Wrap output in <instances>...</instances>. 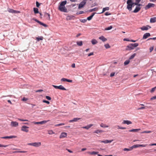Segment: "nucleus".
<instances>
[{
  "label": "nucleus",
  "instance_id": "obj_1",
  "mask_svg": "<svg viewBox=\"0 0 156 156\" xmlns=\"http://www.w3.org/2000/svg\"><path fill=\"white\" fill-rule=\"evenodd\" d=\"M67 3L66 0L61 2L59 3L58 9L61 12H67V9L65 7V5Z\"/></svg>",
  "mask_w": 156,
  "mask_h": 156
},
{
  "label": "nucleus",
  "instance_id": "obj_2",
  "mask_svg": "<svg viewBox=\"0 0 156 156\" xmlns=\"http://www.w3.org/2000/svg\"><path fill=\"white\" fill-rule=\"evenodd\" d=\"M132 0H127V9L129 10H131L132 8L137 4L136 3H133Z\"/></svg>",
  "mask_w": 156,
  "mask_h": 156
},
{
  "label": "nucleus",
  "instance_id": "obj_3",
  "mask_svg": "<svg viewBox=\"0 0 156 156\" xmlns=\"http://www.w3.org/2000/svg\"><path fill=\"white\" fill-rule=\"evenodd\" d=\"M147 145V144H135L132 147H131L130 148L128 149L127 148V151H131L133 149V148H135L137 147H145Z\"/></svg>",
  "mask_w": 156,
  "mask_h": 156
},
{
  "label": "nucleus",
  "instance_id": "obj_4",
  "mask_svg": "<svg viewBox=\"0 0 156 156\" xmlns=\"http://www.w3.org/2000/svg\"><path fill=\"white\" fill-rule=\"evenodd\" d=\"M27 145L33 146L35 147H38L41 145V143L40 142H34L33 143H28Z\"/></svg>",
  "mask_w": 156,
  "mask_h": 156
},
{
  "label": "nucleus",
  "instance_id": "obj_5",
  "mask_svg": "<svg viewBox=\"0 0 156 156\" xmlns=\"http://www.w3.org/2000/svg\"><path fill=\"white\" fill-rule=\"evenodd\" d=\"M52 86L56 89H59L62 90H66V89L62 85H60L59 86H57L52 85Z\"/></svg>",
  "mask_w": 156,
  "mask_h": 156
},
{
  "label": "nucleus",
  "instance_id": "obj_6",
  "mask_svg": "<svg viewBox=\"0 0 156 156\" xmlns=\"http://www.w3.org/2000/svg\"><path fill=\"white\" fill-rule=\"evenodd\" d=\"M136 6L135 9L133 11L134 13H136L138 12L141 9V7H140V6L141 5V4H138Z\"/></svg>",
  "mask_w": 156,
  "mask_h": 156
},
{
  "label": "nucleus",
  "instance_id": "obj_7",
  "mask_svg": "<svg viewBox=\"0 0 156 156\" xmlns=\"http://www.w3.org/2000/svg\"><path fill=\"white\" fill-rule=\"evenodd\" d=\"M155 5L154 4L149 3L145 7V9L146 10L147 9L150 8L152 7H154Z\"/></svg>",
  "mask_w": 156,
  "mask_h": 156
},
{
  "label": "nucleus",
  "instance_id": "obj_8",
  "mask_svg": "<svg viewBox=\"0 0 156 156\" xmlns=\"http://www.w3.org/2000/svg\"><path fill=\"white\" fill-rule=\"evenodd\" d=\"M8 11L9 12L12 13H20V11L15 10L10 8H8Z\"/></svg>",
  "mask_w": 156,
  "mask_h": 156
},
{
  "label": "nucleus",
  "instance_id": "obj_9",
  "mask_svg": "<svg viewBox=\"0 0 156 156\" xmlns=\"http://www.w3.org/2000/svg\"><path fill=\"white\" fill-rule=\"evenodd\" d=\"M86 3V0H84L83 1L81 2L79 5L78 9H80L81 8L83 7Z\"/></svg>",
  "mask_w": 156,
  "mask_h": 156
},
{
  "label": "nucleus",
  "instance_id": "obj_10",
  "mask_svg": "<svg viewBox=\"0 0 156 156\" xmlns=\"http://www.w3.org/2000/svg\"><path fill=\"white\" fill-rule=\"evenodd\" d=\"M49 120H43L42 121L39 122H32V123H34L35 124H45L47 123V122L49 121Z\"/></svg>",
  "mask_w": 156,
  "mask_h": 156
},
{
  "label": "nucleus",
  "instance_id": "obj_11",
  "mask_svg": "<svg viewBox=\"0 0 156 156\" xmlns=\"http://www.w3.org/2000/svg\"><path fill=\"white\" fill-rule=\"evenodd\" d=\"M29 127L27 126H23L21 127V130L22 131L28 132L29 131V130L28 129L29 128Z\"/></svg>",
  "mask_w": 156,
  "mask_h": 156
},
{
  "label": "nucleus",
  "instance_id": "obj_12",
  "mask_svg": "<svg viewBox=\"0 0 156 156\" xmlns=\"http://www.w3.org/2000/svg\"><path fill=\"white\" fill-rule=\"evenodd\" d=\"M151 27L148 25H147L146 26H143L142 27L140 28V29L142 30H147L148 29L151 28Z\"/></svg>",
  "mask_w": 156,
  "mask_h": 156
},
{
  "label": "nucleus",
  "instance_id": "obj_13",
  "mask_svg": "<svg viewBox=\"0 0 156 156\" xmlns=\"http://www.w3.org/2000/svg\"><path fill=\"white\" fill-rule=\"evenodd\" d=\"M10 125L12 127H17L18 126V123L16 121H12Z\"/></svg>",
  "mask_w": 156,
  "mask_h": 156
},
{
  "label": "nucleus",
  "instance_id": "obj_14",
  "mask_svg": "<svg viewBox=\"0 0 156 156\" xmlns=\"http://www.w3.org/2000/svg\"><path fill=\"white\" fill-rule=\"evenodd\" d=\"M44 16L47 20H50V14H49L46 12H45L44 13Z\"/></svg>",
  "mask_w": 156,
  "mask_h": 156
},
{
  "label": "nucleus",
  "instance_id": "obj_15",
  "mask_svg": "<svg viewBox=\"0 0 156 156\" xmlns=\"http://www.w3.org/2000/svg\"><path fill=\"white\" fill-rule=\"evenodd\" d=\"M113 141V140H100L99 142L101 143H103L105 144H107L108 143H110Z\"/></svg>",
  "mask_w": 156,
  "mask_h": 156
},
{
  "label": "nucleus",
  "instance_id": "obj_16",
  "mask_svg": "<svg viewBox=\"0 0 156 156\" xmlns=\"http://www.w3.org/2000/svg\"><path fill=\"white\" fill-rule=\"evenodd\" d=\"M151 36L150 34L149 33H145L143 35V39H147L148 37Z\"/></svg>",
  "mask_w": 156,
  "mask_h": 156
},
{
  "label": "nucleus",
  "instance_id": "obj_17",
  "mask_svg": "<svg viewBox=\"0 0 156 156\" xmlns=\"http://www.w3.org/2000/svg\"><path fill=\"white\" fill-rule=\"evenodd\" d=\"M16 136H6L4 137H1L2 139H12L13 138H15Z\"/></svg>",
  "mask_w": 156,
  "mask_h": 156
},
{
  "label": "nucleus",
  "instance_id": "obj_18",
  "mask_svg": "<svg viewBox=\"0 0 156 156\" xmlns=\"http://www.w3.org/2000/svg\"><path fill=\"white\" fill-rule=\"evenodd\" d=\"M67 135V133L65 132H63L61 133L60 136L59 138H63L66 137Z\"/></svg>",
  "mask_w": 156,
  "mask_h": 156
},
{
  "label": "nucleus",
  "instance_id": "obj_19",
  "mask_svg": "<svg viewBox=\"0 0 156 156\" xmlns=\"http://www.w3.org/2000/svg\"><path fill=\"white\" fill-rule=\"evenodd\" d=\"M61 81H63V82L66 81V82H70V83H71L73 81L72 80L68 79H66V78H62L61 79Z\"/></svg>",
  "mask_w": 156,
  "mask_h": 156
},
{
  "label": "nucleus",
  "instance_id": "obj_20",
  "mask_svg": "<svg viewBox=\"0 0 156 156\" xmlns=\"http://www.w3.org/2000/svg\"><path fill=\"white\" fill-rule=\"evenodd\" d=\"M99 38L103 42L107 40V39L103 36L99 37Z\"/></svg>",
  "mask_w": 156,
  "mask_h": 156
},
{
  "label": "nucleus",
  "instance_id": "obj_21",
  "mask_svg": "<svg viewBox=\"0 0 156 156\" xmlns=\"http://www.w3.org/2000/svg\"><path fill=\"white\" fill-rule=\"evenodd\" d=\"M150 22L151 23H154L156 22V17L151 18L150 19Z\"/></svg>",
  "mask_w": 156,
  "mask_h": 156
},
{
  "label": "nucleus",
  "instance_id": "obj_22",
  "mask_svg": "<svg viewBox=\"0 0 156 156\" xmlns=\"http://www.w3.org/2000/svg\"><path fill=\"white\" fill-rule=\"evenodd\" d=\"M95 13H96L95 12L92 13V15L91 16L87 18V20H91Z\"/></svg>",
  "mask_w": 156,
  "mask_h": 156
},
{
  "label": "nucleus",
  "instance_id": "obj_23",
  "mask_svg": "<svg viewBox=\"0 0 156 156\" xmlns=\"http://www.w3.org/2000/svg\"><path fill=\"white\" fill-rule=\"evenodd\" d=\"M93 126V124H90L87 125V126L83 127L82 128L83 129H88Z\"/></svg>",
  "mask_w": 156,
  "mask_h": 156
},
{
  "label": "nucleus",
  "instance_id": "obj_24",
  "mask_svg": "<svg viewBox=\"0 0 156 156\" xmlns=\"http://www.w3.org/2000/svg\"><path fill=\"white\" fill-rule=\"evenodd\" d=\"M98 152L94 151H93L92 152H90L89 151L87 152V153L88 154H91V155L96 154H98Z\"/></svg>",
  "mask_w": 156,
  "mask_h": 156
},
{
  "label": "nucleus",
  "instance_id": "obj_25",
  "mask_svg": "<svg viewBox=\"0 0 156 156\" xmlns=\"http://www.w3.org/2000/svg\"><path fill=\"white\" fill-rule=\"evenodd\" d=\"M80 119V118H74L73 119L69 121V122H76L78 120Z\"/></svg>",
  "mask_w": 156,
  "mask_h": 156
},
{
  "label": "nucleus",
  "instance_id": "obj_26",
  "mask_svg": "<svg viewBox=\"0 0 156 156\" xmlns=\"http://www.w3.org/2000/svg\"><path fill=\"white\" fill-rule=\"evenodd\" d=\"M91 42L93 45H94L97 44L98 42L96 39H93L91 40Z\"/></svg>",
  "mask_w": 156,
  "mask_h": 156
},
{
  "label": "nucleus",
  "instance_id": "obj_27",
  "mask_svg": "<svg viewBox=\"0 0 156 156\" xmlns=\"http://www.w3.org/2000/svg\"><path fill=\"white\" fill-rule=\"evenodd\" d=\"M104 132V131H103V130H101L97 129V130H95L94 132V133H96L97 134H99L100 133H102Z\"/></svg>",
  "mask_w": 156,
  "mask_h": 156
},
{
  "label": "nucleus",
  "instance_id": "obj_28",
  "mask_svg": "<svg viewBox=\"0 0 156 156\" xmlns=\"http://www.w3.org/2000/svg\"><path fill=\"white\" fill-rule=\"evenodd\" d=\"M140 130V129H132L131 130H129V132H137L139 130Z\"/></svg>",
  "mask_w": 156,
  "mask_h": 156
},
{
  "label": "nucleus",
  "instance_id": "obj_29",
  "mask_svg": "<svg viewBox=\"0 0 156 156\" xmlns=\"http://www.w3.org/2000/svg\"><path fill=\"white\" fill-rule=\"evenodd\" d=\"M109 9V7H106L105 8H103L102 11L101 13H103L106 11L108 10Z\"/></svg>",
  "mask_w": 156,
  "mask_h": 156
},
{
  "label": "nucleus",
  "instance_id": "obj_30",
  "mask_svg": "<svg viewBox=\"0 0 156 156\" xmlns=\"http://www.w3.org/2000/svg\"><path fill=\"white\" fill-rule=\"evenodd\" d=\"M131 46H133L134 48L137 47L139 45V44L137 43L134 44H131Z\"/></svg>",
  "mask_w": 156,
  "mask_h": 156
},
{
  "label": "nucleus",
  "instance_id": "obj_31",
  "mask_svg": "<svg viewBox=\"0 0 156 156\" xmlns=\"http://www.w3.org/2000/svg\"><path fill=\"white\" fill-rule=\"evenodd\" d=\"M43 39V37L42 36L39 37H36V39L37 41H39L40 40H42Z\"/></svg>",
  "mask_w": 156,
  "mask_h": 156
},
{
  "label": "nucleus",
  "instance_id": "obj_32",
  "mask_svg": "<svg viewBox=\"0 0 156 156\" xmlns=\"http://www.w3.org/2000/svg\"><path fill=\"white\" fill-rule=\"evenodd\" d=\"M34 11L35 14H37L39 13L38 9L37 8H34Z\"/></svg>",
  "mask_w": 156,
  "mask_h": 156
},
{
  "label": "nucleus",
  "instance_id": "obj_33",
  "mask_svg": "<svg viewBox=\"0 0 156 156\" xmlns=\"http://www.w3.org/2000/svg\"><path fill=\"white\" fill-rule=\"evenodd\" d=\"M100 126H101V127H104V128H107V127H108V126L106 125L105 124L103 123H101L100 124Z\"/></svg>",
  "mask_w": 156,
  "mask_h": 156
},
{
  "label": "nucleus",
  "instance_id": "obj_34",
  "mask_svg": "<svg viewBox=\"0 0 156 156\" xmlns=\"http://www.w3.org/2000/svg\"><path fill=\"white\" fill-rule=\"evenodd\" d=\"M38 23H39L40 25H42L43 26L45 27H47L48 26L46 24H44L43 23L40 21H38Z\"/></svg>",
  "mask_w": 156,
  "mask_h": 156
},
{
  "label": "nucleus",
  "instance_id": "obj_35",
  "mask_svg": "<svg viewBox=\"0 0 156 156\" xmlns=\"http://www.w3.org/2000/svg\"><path fill=\"white\" fill-rule=\"evenodd\" d=\"M27 152L26 151H17L13 152L14 153H26Z\"/></svg>",
  "mask_w": 156,
  "mask_h": 156
},
{
  "label": "nucleus",
  "instance_id": "obj_36",
  "mask_svg": "<svg viewBox=\"0 0 156 156\" xmlns=\"http://www.w3.org/2000/svg\"><path fill=\"white\" fill-rule=\"evenodd\" d=\"M76 43L77 45L79 46H81L83 45V43L82 41H77Z\"/></svg>",
  "mask_w": 156,
  "mask_h": 156
},
{
  "label": "nucleus",
  "instance_id": "obj_37",
  "mask_svg": "<svg viewBox=\"0 0 156 156\" xmlns=\"http://www.w3.org/2000/svg\"><path fill=\"white\" fill-rule=\"evenodd\" d=\"M136 53H134L129 57V59H133L136 56Z\"/></svg>",
  "mask_w": 156,
  "mask_h": 156
},
{
  "label": "nucleus",
  "instance_id": "obj_38",
  "mask_svg": "<svg viewBox=\"0 0 156 156\" xmlns=\"http://www.w3.org/2000/svg\"><path fill=\"white\" fill-rule=\"evenodd\" d=\"M9 145H2L1 144H0V147H7L9 146Z\"/></svg>",
  "mask_w": 156,
  "mask_h": 156
},
{
  "label": "nucleus",
  "instance_id": "obj_39",
  "mask_svg": "<svg viewBox=\"0 0 156 156\" xmlns=\"http://www.w3.org/2000/svg\"><path fill=\"white\" fill-rule=\"evenodd\" d=\"M112 28V26H111L110 27L105 28V30H109L111 29Z\"/></svg>",
  "mask_w": 156,
  "mask_h": 156
},
{
  "label": "nucleus",
  "instance_id": "obj_40",
  "mask_svg": "<svg viewBox=\"0 0 156 156\" xmlns=\"http://www.w3.org/2000/svg\"><path fill=\"white\" fill-rule=\"evenodd\" d=\"M131 44H129L128 46H127V48H130V50L133 49L134 48L133 46H131Z\"/></svg>",
  "mask_w": 156,
  "mask_h": 156
},
{
  "label": "nucleus",
  "instance_id": "obj_41",
  "mask_svg": "<svg viewBox=\"0 0 156 156\" xmlns=\"http://www.w3.org/2000/svg\"><path fill=\"white\" fill-rule=\"evenodd\" d=\"M48 133L49 134H54V133L52 130L48 131Z\"/></svg>",
  "mask_w": 156,
  "mask_h": 156
},
{
  "label": "nucleus",
  "instance_id": "obj_42",
  "mask_svg": "<svg viewBox=\"0 0 156 156\" xmlns=\"http://www.w3.org/2000/svg\"><path fill=\"white\" fill-rule=\"evenodd\" d=\"M105 47L106 48H110V46L108 44H106L104 45Z\"/></svg>",
  "mask_w": 156,
  "mask_h": 156
},
{
  "label": "nucleus",
  "instance_id": "obj_43",
  "mask_svg": "<svg viewBox=\"0 0 156 156\" xmlns=\"http://www.w3.org/2000/svg\"><path fill=\"white\" fill-rule=\"evenodd\" d=\"M156 89V86L155 87H153L152 88L151 90V93H153V92L155 90V89Z\"/></svg>",
  "mask_w": 156,
  "mask_h": 156
},
{
  "label": "nucleus",
  "instance_id": "obj_44",
  "mask_svg": "<svg viewBox=\"0 0 156 156\" xmlns=\"http://www.w3.org/2000/svg\"><path fill=\"white\" fill-rule=\"evenodd\" d=\"M65 125L64 123H60L58 124L55 125V126H61L64 125Z\"/></svg>",
  "mask_w": 156,
  "mask_h": 156
},
{
  "label": "nucleus",
  "instance_id": "obj_45",
  "mask_svg": "<svg viewBox=\"0 0 156 156\" xmlns=\"http://www.w3.org/2000/svg\"><path fill=\"white\" fill-rule=\"evenodd\" d=\"M18 120L21 121H28V120L27 119H18Z\"/></svg>",
  "mask_w": 156,
  "mask_h": 156
},
{
  "label": "nucleus",
  "instance_id": "obj_46",
  "mask_svg": "<svg viewBox=\"0 0 156 156\" xmlns=\"http://www.w3.org/2000/svg\"><path fill=\"white\" fill-rule=\"evenodd\" d=\"M84 12L83 11H79V12H78L77 13V14H83V13H84Z\"/></svg>",
  "mask_w": 156,
  "mask_h": 156
},
{
  "label": "nucleus",
  "instance_id": "obj_47",
  "mask_svg": "<svg viewBox=\"0 0 156 156\" xmlns=\"http://www.w3.org/2000/svg\"><path fill=\"white\" fill-rule=\"evenodd\" d=\"M43 102L44 103H47L48 104H49L50 102L49 101H46V100H44L43 101Z\"/></svg>",
  "mask_w": 156,
  "mask_h": 156
},
{
  "label": "nucleus",
  "instance_id": "obj_48",
  "mask_svg": "<svg viewBox=\"0 0 156 156\" xmlns=\"http://www.w3.org/2000/svg\"><path fill=\"white\" fill-rule=\"evenodd\" d=\"M151 132V131H144L142 132V133H149Z\"/></svg>",
  "mask_w": 156,
  "mask_h": 156
},
{
  "label": "nucleus",
  "instance_id": "obj_49",
  "mask_svg": "<svg viewBox=\"0 0 156 156\" xmlns=\"http://www.w3.org/2000/svg\"><path fill=\"white\" fill-rule=\"evenodd\" d=\"M28 100V99L27 98H26L25 97H23L22 99V101H27Z\"/></svg>",
  "mask_w": 156,
  "mask_h": 156
},
{
  "label": "nucleus",
  "instance_id": "obj_50",
  "mask_svg": "<svg viewBox=\"0 0 156 156\" xmlns=\"http://www.w3.org/2000/svg\"><path fill=\"white\" fill-rule=\"evenodd\" d=\"M46 98L48 100H50L51 99V98L48 96H46Z\"/></svg>",
  "mask_w": 156,
  "mask_h": 156
},
{
  "label": "nucleus",
  "instance_id": "obj_51",
  "mask_svg": "<svg viewBox=\"0 0 156 156\" xmlns=\"http://www.w3.org/2000/svg\"><path fill=\"white\" fill-rule=\"evenodd\" d=\"M96 8H94L93 9L90 10L89 11L90 12H93V11H95L96 10Z\"/></svg>",
  "mask_w": 156,
  "mask_h": 156
},
{
  "label": "nucleus",
  "instance_id": "obj_52",
  "mask_svg": "<svg viewBox=\"0 0 156 156\" xmlns=\"http://www.w3.org/2000/svg\"><path fill=\"white\" fill-rule=\"evenodd\" d=\"M156 99V96L152 97L150 99L151 100H153L155 99Z\"/></svg>",
  "mask_w": 156,
  "mask_h": 156
},
{
  "label": "nucleus",
  "instance_id": "obj_53",
  "mask_svg": "<svg viewBox=\"0 0 156 156\" xmlns=\"http://www.w3.org/2000/svg\"><path fill=\"white\" fill-rule=\"evenodd\" d=\"M117 127H118V129H126V127H120L119 126H117Z\"/></svg>",
  "mask_w": 156,
  "mask_h": 156
},
{
  "label": "nucleus",
  "instance_id": "obj_54",
  "mask_svg": "<svg viewBox=\"0 0 156 156\" xmlns=\"http://www.w3.org/2000/svg\"><path fill=\"white\" fill-rule=\"evenodd\" d=\"M36 6L37 7H39L40 5V4L38 3V2H36Z\"/></svg>",
  "mask_w": 156,
  "mask_h": 156
},
{
  "label": "nucleus",
  "instance_id": "obj_55",
  "mask_svg": "<svg viewBox=\"0 0 156 156\" xmlns=\"http://www.w3.org/2000/svg\"><path fill=\"white\" fill-rule=\"evenodd\" d=\"M94 55L93 52H92L90 53L89 54H88V56L89 57L91 55Z\"/></svg>",
  "mask_w": 156,
  "mask_h": 156
},
{
  "label": "nucleus",
  "instance_id": "obj_56",
  "mask_svg": "<svg viewBox=\"0 0 156 156\" xmlns=\"http://www.w3.org/2000/svg\"><path fill=\"white\" fill-rule=\"evenodd\" d=\"M115 73H112L110 75V76L111 77H112L114 76L115 75Z\"/></svg>",
  "mask_w": 156,
  "mask_h": 156
},
{
  "label": "nucleus",
  "instance_id": "obj_57",
  "mask_svg": "<svg viewBox=\"0 0 156 156\" xmlns=\"http://www.w3.org/2000/svg\"><path fill=\"white\" fill-rule=\"evenodd\" d=\"M127 41H130L133 42H135L136 41L133 40H129L127 39Z\"/></svg>",
  "mask_w": 156,
  "mask_h": 156
},
{
  "label": "nucleus",
  "instance_id": "obj_58",
  "mask_svg": "<svg viewBox=\"0 0 156 156\" xmlns=\"http://www.w3.org/2000/svg\"><path fill=\"white\" fill-rule=\"evenodd\" d=\"M110 14H111L110 13H109L108 12H106L105 13V15L106 16H108V15H110Z\"/></svg>",
  "mask_w": 156,
  "mask_h": 156
},
{
  "label": "nucleus",
  "instance_id": "obj_59",
  "mask_svg": "<svg viewBox=\"0 0 156 156\" xmlns=\"http://www.w3.org/2000/svg\"><path fill=\"white\" fill-rule=\"evenodd\" d=\"M153 49H154V48L153 47H151L150 48V52H151L153 50Z\"/></svg>",
  "mask_w": 156,
  "mask_h": 156
},
{
  "label": "nucleus",
  "instance_id": "obj_60",
  "mask_svg": "<svg viewBox=\"0 0 156 156\" xmlns=\"http://www.w3.org/2000/svg\"><path fill=\"white\" fill-rule=\"evenodd\" d=\"M66 150H67L70 153H72L73 152V151L67 149H66Z\"/></svg>",
  "mask_w": 156,
  "mask_h": 156
},
{
  "label": "nucleus",
  "instance_id": "obj_61",
  "mask_svg": "<svg viewBox=\"0 0 156 156\" xmlns=\"http://www.w3.org/2000/svg\"><path fill=\"white\" fill-rule=\"evenodd\" d=\"M145 108V107H141L139 108L138 109V110H140V109H142Z\"/></svg>",
  "mask_w": 156,
  "mask_h": 156
},
{
  "label": "nucleus",
  "instance_id": "obj_62",
  "mask_svg": "<svg viewBox=\"0 0 156 156\" xmlns=\"http://www.w3.org/2000/svg\"><path fill=\"white\" fill-rule=\"evenodd\" d=\"M71 66L73 68H74L75 67V63H73L72 64V66Z\"/></svg>",
  "mask_w": 156,
  "mask_h": 156
},
{
  "label": "nucleus",
  "instance_id": "obj_63",
  "mask_svg": "<svg viewBox=\"0 0 156 156\" xmlns=\"http://www.w3.org/2000/svg\"><path fill=\"white\" fill-rule=\"evenodd\" d=\"M70 17V16H68L67 17L66 19L67 20H71Z\"/></svg>",
  "mask_w": 156,
  "mask_h": 156
},
{
  "label": "nucleus",
  "instance_id": "obj_64",
  "mask_svg": "<svg viewBox=\"0 0 156 156\" xmlns=\"http://www.w3.org/2000/svg\"><path fill=\"white\" fill-rule=\"evenodd\" d=\"M132 123V122L129 121L127 120V125H129V124H131Z\"/></svg>",
  "mask_w": 156,
  "mask_h": 156
}]
</instances>
